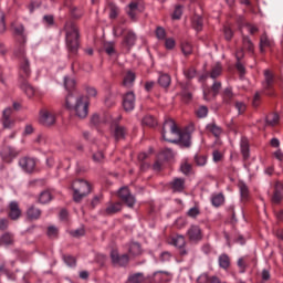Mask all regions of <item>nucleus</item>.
I'll return each instance as SVG.
<instances>
[{
	"label": "nucleus",
	"instance_id": "obj_17",
	"mask_svg": "<svg viewBox=\"0 0 283 283\" xmlns=\"http://www.w3.org/2000/svg\"><path fill=\"white\" fill-rule=\"evenodd\" d=\"M123 44L128 50H132L134 45H136V33L134 31H127V33L124 36Z\"/></svg>",
	"mask_w": 283,
	"mask_h": 283
},
{
	"label": "nucleus",
	"instance_id": "obj_11",
	"mask_svg": "<svg viewBox=\"0 0 283 283\" xmlns=\"http://www.w3.org/2000/svg\"><path fill=\"white\" fill-rule=\"evenodd\" d=\"M187 237L190 242H200L202 240V229L199 226L192 224L187 230Z\"/></svg>",
	"mask_w": 283,
	"mask_h": 283
},
{
	"label": "nucleus",
	"instance_id": "obj_26",
	"mask_svg": "<svg viewBox=\"0 0 283 283\" xmlns=\"http://www.w3.org/2000/svg\"><path fill=\"white\" fill-rule=\"evenodd\" d=\"M134 81H136V73L128 71L124 76V81H123L124 87H132V85H134Z\"/></svg>",
	"mask_w": 283,
	"mask_h": 283
},
{
	"label": "nucleus",
	"instance_id": "obj_8",
	"mask_svg": "<svg viewBox=\"0 0 283 283\" xmlns=\"http://www.w3.org/2000/svg\"><path fill=\"white\" fill-rule=\"evenodd\" d=\"M40 123L45 127H50L56 123V116L48 109H42L40 111Z\"/></svg>",
	"mask_w": 283,
	"mask_h": 283
},
{
	"label": "nucleus",
	"instance_id": "obj_63",
	"mask_svg": "<svg viewBox=\"0 0 283 283\" xmlns=\"http://www.w3.org/2000/svg\"><path fill=\"white\" fill-rule=\"evenodd\" d=\"M71 14H72L73 19H81L83 11L78 8H73V9H71Z\"/></svg>",
	"mask_w": 283,
	"mask_h": 283
},
{
	"label": "nucleus",
	"instance_id": "obj_58",
	"mask_svg": "<svg viewBox=\"0 0 283 283\" xmlns=\"http://www.w3.org/2000/svg\"><path fill=\"white\" fill-rule=\"evenodd\" d=\"M44 25H54V15L52 14H46L42 19Z\"/></svg>",
	"mask_w": 283,
	"mask_h": 283
},
{
	"label": "nucleus",
	"instance_id": "obj_53",
	"mask_svg": "<svg viewBox=\"0 0 283 283\" xmlns=\"http://www.w3.org/2000/svg\"><path fill=\"white\" fill-rule=\"evenodd\" d=\"M63 260L66 263V266H71V268L76 266V259L74 256H72V255H64Z\"/></svg>",
	"mask_w": 283,
	"mask_h": 283
},
{
	"label": "nucleus",
	"instance_id": "obj_32",
	"mask_svg": "<svg viewBox=\"0 0 283 283\" xmlns=\"http://www.w3.org/2000/svg\"><path fill=\"white\" fill-rule=\"evenodd\" d=\"M120 209H123V206L120 205V202H116V203H111L106 210L105 213L107 216H114V213H118V211H120Z\"/></svg>",
	"mask_w": 283,
	"mask_h": 283
},
{
	"label": "nucleus",
	"instance_id": "obj_6",
	"mask_svg": "<svg viewBox=\"0 0 283 283\" xmlns=\"http://www.w3.org/2000/svg\"><path fill=\"white\" fill-rule=\"evenodd\" d=\"M118 196L123 202H125L126 207H129L130 209L136 205V197L132 195L129 191V188L123 187L118 191Z\"/></svg>",
	"mask_w": 283,
	"mask_h": 283
},
{
	"label": "nucleus",
	"instance_id": "obj_42",
	"mask_svg": "<svg viewBox=\"0 0 283 283\" xmlns=\"http://www.w3.org/2000/svg\"><path fill=\"white\" fill-rule=\"evenodd\" d=\"M136 10H138V2H130L127 10V14L130 19H136Z\"/></svg>",
	"mask_w": 283,
	"mask_h": 283
},
{
	"label": "nucleus",
	"instance_id": "obj_14",
	"mask_svg": "<svg viewBox=\"0 0 283 283\" xmlns=\"http://www.w3.org/2000/svg\"><path fill=\"white\" fill-rule=\"evenodd\" d=\"M18 156L19 151L10 146L4 147L1 151V157L4 163H12V160H14V158Z\"/></svg>",
	"mask_w": 283,
	"mask_h": 283
},
{
	"label": "nucleus",
	"instance_id": "obj_46",
	"mask_svg": "<svg viewBox=\"0 0 283 283\" xmlns=\"http://www.w3.org/2000/svg\"><path fill=\"white\" fill-rule=\"evenodd\" d=\"M220 74H222V66L220 64H217L212 71L210 72V78H212L213 81H216V78H218V76H220Z\"/></svg>",
	"mask_w": 283,
	"mask_h": 283
},
{
	"label": "nucleus",
	"instance_id": "obj_50",
	"mask_svg": "<svg viewBox=\"0 0 283 283\" xmlns=\"http://www.w3.org/2000/svg\"><path fill=\"white\" fill-rule=\"evenodd\" d=\"M159 156H161L164 160H171V158H174V150H171V148H165Z\"/></svg>",
	"mask_w": 283,
	"mask_h": 283
},
{
	"label": "nucleus",
	"instance_id": "obj_7",
	"mask_svg": "<svg viewBox=\"0 0 283 283\" xmlns=\"http://www.w3.org/2000/svg\"><path fill=\"white\" fill-rule=\"evenodd\" d=\"M111 260L115 266H127L129 264V255L128 254H118L117 250H113L111 252Z\"/></svg>",
	"mask_w": 283,
	"mask_h": 283
},
{
	"label": "nucleus",
	"instance_id": "obj_47",
	"mask_svg": "<svg viewBox=\"0 0 283 283\" xmlns=\"http://www.w3.org/2000/svg\"><path fill=\"white\" fill-rule=\"evenodd\" d=\"M155 34L159 41H165L167 39V31H165V28L157 27Z\"/></svg>",
	"mask_w": 283,
	"mask_h": 283
},
{
	"label": "nucleus",
	"instance_id": "obj_15",
	"mask_svg": "<svg viewBox=\"0 0 283 283\" xmlns=\"http://www.w3.org/2000/svg\"><path fill=\"white\" fill-rule=\"evenodd\" d=\"M112 129L115 140H124L125 136H127V128L125 126L113 124Z\"/></svg>",
	"mask_w": 283,
	"mask_h": 283
},
{
	"label": "nucleus",
	"instance_id": "obj_27",
	"mask_svg": "<svg viewBox=\"0 0 283 283\" xmlns=\"http://www.w3.org/2000/svg\"><path fill=\"white\" fill-rule=\"evenodd\" d=\"M219 262V266L220 269H223L224 271H227V269H229V266H231V259L229 258L228 254H221L218 259Z\"/></svg>",
	"mask_w": 283,
	"mask_h": 283
},
{
	"label": "nucleus",
	"instance_id": "obj_59",
	"mask_svg": "<svg viewBox=\"0 0 283 283\" xmlns=\"http://www.w3.org/2000/svg\"><path fill=\"white\" fill-rule=\"evenodd\" d=\"M182 17V6H177L172 13V19L178 20Z\"/></svg>",
	"mask_w": 283,
	"mask_h": 283
},
{
	"label": "nucleus",
	"instance_id": "obj_37",
	"mask_svg": "<svg viewBox=\"0 0 283 283\" xmlns=\"http://www.w3.org/2000/svg\"><path fill=\"white\" fill-rule=\"evenodd\" d=\"M142 125H145L146 127H156L158 125V122H156V118L151 115H146L143 120Z\"/></svg>",
	"mask_w": 283,
	"mask_h": 283
},
{
	"label": "nucleus",
	"instance_id": "obj_56",
	"mask_svg": "<svg viewBox=\"0 0 283 283\" xmlns=\"http://www.w3.org/2000/svg\"><path fill=\"white\" fill-rule=\"evenodd\" d=\"M166 50H174L176 48V40L174 38H168L165 41Z\"/></svg>",
	"mask_w": 283,
	"mask_h": 283
},
{
	"label": "nucleus",
	"instance_id": "obj_18",
	"mask_svg": "<svg viewBox=\"0 0 283 283\" xmlns=\"http://www.w3.org/2000/svg\"><path fill=\"white\" fill-rule=\"evenodd\" d=\"M128 253L132 258H138V255H142L143 248L140 247V243L138 242H130L128 244Z\"/></svg>",
	"mask_w": 283,
	"mask_h": 283
},
{
	"label": "nucleus",
	"instance_id": "obj_55",
	"mask_svg": "<svg viewBox=\"0 0 283 283\" xmlns=\"http://www.w3.org/2000/svg\"><path fill=\"white\" fill-rule=\"evenodd\" d=\"M222 88V83L214 81L212 84V92H213V96H218V94H220V90Z\"/></svg>",
	"mask_w": 283,
	"mask_h": 283
},
{
	"label": "nucleus",
	"instance_id": "obj_12",
	"mask_svg": "<svg viewBox=\"0 0 283 283\" xmlns=\"http://www.w3.org/2000/svg\"><path fill=\"white\" fill-rule=\"evenodd\" d=\"M19 165L23 171L32 174L34 171V167H36V160L32 157H23L19 160Z\"/></svg>",
	"mask_w": 283,
	"mask_h": 283
},
{
	"label": "nucleus",
	"instance_id": "obj_1",
	"mask_svg": "<svg viewBox=\"0 0 283 283\" xmlns=\"http://www.w3.org/2000/svg\"><path fill=\"white\" fill-rule=\"evenodd\" d=\"M161 137L166 143H172L178 145L181 143L184 147H191V135L188 133H182L176 122L171 118L165 119L161 129Z\"/></svg>",
	"mask_w": 283,
	"mask_h": 283
},
{
	"label": "nucleus",
	"instance_id": "obj_22",
	"mask_svg": "<svg viewBox=\"0 0 283 283\" xmlns=\"http://www.w3.org/2000/svg\"><path fill=\"white\" fill-rule=\"evenodd\" d=\"M21 81V90L24 91V93L27 94V96L29 98H32V96H34V87H32V85H30V83H28L27 80H20Z\"/></svg>",
	"mask_w": 283,
	"mask_h": 283
},
{
	"label": "nucleus",
	"instance_id": "obj_3",
	"mask_svg": "<svg viewBox=\"0 0 283 283\" xmlns=\"http://www.w3.org/2000/svg\"><path fill=\"white\" fill-rule=\"evenodd\" d=\"M66 107L69 109H72V107H74L75 114L76 116H78V118H86L88 114L90 104L87 103V101H85L84 96H80L75 99L74 94L69 93L66 95Z\"/></svg>",
	"mask_w": 283,
	"mask_h": 283
},
{
	"label": "nucleus",
	"instance_id": "obj_2",
	"mask_svg": "<svg viewBox=\"0 0 283 283\" xmlns=\"http://www.w3.org/2000/svg\"><path fill=\"white\" fill-rule=\"evenodd\" d=\"M64 32L69 52H71V54H76L80 45L78 39L81 38L78 27L73 21H67L64 24Z\"/></svg>",
	"mask_w": 283,
	"mask_h": 283
},
{
	"label": "nucleus",
	"instance_id": "obj_29",
	"mask_svg": "<svg viewBox=\"0 0 283 283\" xmlns=\"http://www.w3.org/2000/svg\"><path fill=\"white\" fill-rule=\"evenodd\" d=\"M158 84L160 85V87L164 88L169 87V85H171V76H169V74L167 73L160 74L158 78Z\"/></svg>",
	"mask_w": 283,
	"mask_h": 283
},
{
	"label": "nucleus",
	"instance_id": "obj_16",
	"mask_svg": "<svg viewBox=\"0 0 283 283\" xmlns=\"http://www.w3.org/2000/svg\"><path fill=\"white\" fill-rule=\"evenodd\" d=\"M9 218L11 220H19L21 218V208H19V202L11 201L9 205Z\"/></svg>",
	"mask_w": 283,
	"mask_h": 283
},
{
	"label": "nucleus",
	"instance_id": "obj_34",
	"mask_svg": "<svg viewBox=\"0 0 283 283\" xmlns=\"http://www.w3.org/2000/svg\"><path fill=\"white\" fill-rule=\"evenodd\" d=\"M128 282L129 283H143V282H145V274H143L142 272L130 274L128 276Z\"/></svg>",
	"mask_w": 283,
	"mask_h": 283
},
{
	"label": "nucleus",
	"instance_id": "obj_44",
	"mask_svg": "<svg viewBox=\"0 0 283 283\" xmlns=\"http://www.w3.org/2000/svg\"><path fill=\"white\" fill-rule=\"evenodd\" d=\"M74 85H76V81L74 78L64 76V86H65V90H67V92H70L71 90H74Z\"/></svg>",
	"mask_w": 283,
	"mask_h": 283
},
{
	"label": "nucleus",
	"instance_id": "obj_25",
	"mask_svg": "<svg viewBox=\"0 0 283 283\" xmlns=\"http://www.w3.org/2000/svg\"><path fill=\"white\" fill-rule=\"evenodd\" d=\"M273 40L269 39L268 34H263L260 39V51L264 52V48H273Z\"/></svg>",
	"mask_w": 283,
	"mask_h": 283
},
{
	"label": "nucleus",
	"instance_id": "obj_31",
	"mask_svg": "<svg viewBox=\"0 0 283 283\" xmlns=\"http://www.w3.org/2000/svg\"><path fill=\"white\" fill-rule=\"evenodd\" d=\"M280 122V115L271 113L265 117V125L275 127V124Z\"/></svg>",
	"mask_w": 283,
	"mask_h": 283
},
{
	"label": "nucleus",
	"instance_id": "obj_54",
	"mask_svg": "<svg viewBox=\"0 0 283 283\" xmlns=\"http://www.w3.org/2000/svg\"><path fill=\"white\" fill-rule=\"evenodd\" d=\"M48 237L49 238H56L59 235V229L54 226H50L48 228Z\"/></svg>",
	"mask_w": 283,
	"mask_h": 283
},
{
	"label": "nucleus",
	"instance_id": "obj_28",
	"mask_svg": "<svg viewBox=\"0 0 283 283\" xmlns=\"http://www.w3.org/2000/svg\"><path fill=\"white\" fill-rule=\"evenodd\" d=\"M205 25V20L200 15H195L192 18V28L196 32H202V28Z\"/></svg>",
	"mask_w": 283,
	"mask_h": 283
},
{
	"label": "nucleus",
	"instance_id": "obj_23",
	"mask_svg": "<svg viewBox=\"0 0 283 283\" xmlns=\"http://www.w3.org/2000/svg\"><path fill=\"white\" fill-rule=\"evenodd\" d=\"M234 97H235V94H233V88L231 87L224 88L222 93L223 103H226L227 105H231Z\"/></svg>",
	"mask_w": 283,
	"mask_h": 283
},
{
	"label": "nucleus",
	"instance_id": "obj_41",
	"mask_svg": "<svg viewBox=\"0 0 283 283\" xmlns=\"http://www.w3.org/2000/svg\"><path fill=\"white\" fill-rule=\"evenodd\" d=\"M39 200L41 205H48V202L52 200V193H50L48 190H44L40 193Z\"/></svg>",
	"mask_w": 283,
	"mask_h": 283
},
{
	"label": "nucleus",
	"instance_id": "obj_62",
	"mask_svg": "<svg viewBox=\"0 0 283 283\" xmlns=\"http://www.w3.org/2000/svg\"><path fill=\"white\" fill-rule=\"evenodd\" d=\"M71 235H73V238H83V235H85V229L78 228L77 230L72 231Z\"/></svg>",
	"mask_w": 283,
	"mask_h": 283
},
{
	"label": "nucleus",
	"instance_id": "obj_39",
	"mask_svg": "<svg viewBox=\"0 0 283 283\" xmlns=\"http://www.w3.org/2000/svg\"><path fill=\"white\" fill-rule=\"evenodd\" d=\"M211 202L213 207H220L224 203V195L218 193L212 196Z\"/></svg>",
	"mask_w": 283,
	"mask_h": 283
},
{
	"label": "nucleus",
	"instance_id": "obj_21",
	"mask_svg": "<svg viewBox=\"0 0 283 283\" xmlns=\"http://www.w3.org/2000/svg\"><path fill=\"white\" fill-rule=\"evenodd\" d=\"M27 217L29 220H39V218H41V209L30 206L27 209Z\"/></svg>",
	"mask_w": 283,
	"mask_h": 283
},
{
	"label": "nucleus",
	"instance_id": "obj_33",
	"mask_svg": "<svg viewBox=\"0 0 283 283\" xmlns=\"http://www.w3.org/2000/svg\"><path fill=\"white\" fill-rule=\"evenodd\" d=\"M13 32L15 36H21L22 43H25V27L23 24L13 25Z\"/></svg>",
	"mask_w": 283,
	"mask_h": 283
},
{
	"label": "nucleus",
	"instance_id": "obj_45",
	"mask_svg": "<svg viewBox=\"0 0 283 283\" xmlns=\"http://www.w3.org/2000/svg\"><path fill=\"white\" fill-rule=\"evenodd\" d=\"M241 154L244 159L249 158V142L247 139L241 140Z\"/></svg>",
	"mask_w": 283,
	"mask_h": 283
},
{
	"label": "nucleus",
	"instance_id": "obj_13",
	"mask_svg": "<svg viewBox=\"0 0 283 283\" xmlns=\"http://www.w3.org/2000/svg\"><path fill=\"white\" fill-rule=\"evenodd\" d=\"M169 188L171 189L172 193H182V191H185V178L175 177L169 182Z\"/></svg>",
	"mask_w": 283,
	"mask_h": 283
},
{
	"label": "nucleus",
	"instance_id": "obj_38",
	"mask_svg": "<svg viewBox=\"0 0 283 283\" xmlns=\"http://www.w3.org/2000/svg\"><path fill=\"white\" fill-rule=\"evenodd\" d=\"M181 52L185 56H189L193 52V46L188 41L181 43Z\"/></svg>",
	"mask_w": 283,
	"mask_h": 283
},
{
	"label": "nucleus",
	"instance_id": "obj_24",
	"mask_svg": "<svg viewBox=\"0 0 283 283\" xmlns=\"http://www.w3.org/2000/svg\"><path fill=\"white\" fill-rule=\"evenodd\" d=\"M208 132L212 134L216 138H220L222 136V127L218 126L216 123H210L207 125Z\"/></svg>",
	"mask_w": 283,
	"mask_h": 283
},
{
	"label": "nucleus",
	"instance_id": "obj_61",
	"mask_svg": "<svg viewBox=\"0 0 283 283\" xmlns=\"http://www.w3.org/2000/svg\"><path fill=\"white\" fill-rule=\"evenodd\" d=\"M235 109H238L239 114H244L247 112V104L244 102H237Z\"/></svg>",
	"mask_w": 283,
	"mask_h": 283
},
{
	"label": "nucleus",
	"instance_id": "obj_5",
	"mask_svg": "<svg viewBox=\"0 0 283 283\" xmlns=\"http://www.w3.org/2000/svg\"><path fill=\"white\" fill-rule=\"evenodd\" d=\"M72 189L74 202H81L83 198L90 196L92 191V186H90V182H87L86 180L77 179L73 181Z\"/></svg>",
	"mask_w": 283,
	"mask_h": 283
},
{
	"label": "nucleus",
	"instance_id": "obj_52",
	"mask_svg": "<svg viewBox=\"0 0 283 283\" xmlns=\"http://www.w3.org/2000/svg\"><path fill=\"white\" fill-rule=\"evenodd\" d=\"M198 118H207L209 108L207 106H200L196 112Z\"/></svg>",
	"mask_w": 283,
	"mask_h": 283
},
{
	"label": "nucleus",
	"instance_id": "obj_20",
	"mask_svg": "<svg viewBox=\"0 0 283 283\" xmlns=\"http://www.w3.org/2000/svg\"><path fill=\"white\" fill-rule=\"evenodd\" d=\"M264 82L262 83L264 90H271V87H273V83H274V76L273 73H271L270 70H265L264 71Z\"/></svg>",
	"mask_w": 283,
	"mask_h": 283
},
{
	"label": "nucleus",
	"instance_id": "obj_4",
	"mask_svg": "<svg viewBox=\"0 0 283 283\" xmlns=\"http://www.w3.org/2000/svg\"><path fill=\"white\" fill-rule=\"evenodd\" d=\"M14 55L20 59V81H28L32 74V70L30 69V60L25 56V46L21 44L15 49Z\"/></svg>",
	"mask_w": 283,
	"mask_h": 283
},
{
	"label": "nucleus",
	"instance_id": "obj_43",
	"mask_svg": "<svg viewBox=\"0 0 283 283\" xmlns=\"http://www.w3.org/2000/svg\"><path fill=\"white\" fill-rule=\"evenodd\" d=\"M239 191L242 200H247L249 198V187L244 182L239 184Z\"/></svg>",
	"mask_w": 283,
	"mask_h": 283
},
{
	"label": "nucleus",
	"instance_id": "obj_51",
	"mask_svg": "<svg viewBox=\"0 0 283 283\" xmlns=\"http://www.w3.org/2000/svg\"><path fill=\"white\" fill-rule=\"evenodd\" d=\"M191 169H192L191 164H189V163H187V161H184V163L180 165V171H181V174H184L185 176H189V174H191Z\"/></svg>",
	"mask_w": 283,
	"mask_h": 283
},
{
	"label": "nucleus",
	"instance_id": "obj_64",
	"mask_svg": "<svg viewBox=\"0 0 283 283\" xmlns=\"http://www.w3.org/2000/svg\"><path fill=\"white\" fill-rule=\"evenodd\" d=\"M209 277H210L209 274L203 273L198 276L197 283H209Z\"/></svg>",
	"mask_w": 283,
	"mask_h": 283
},
{
	"label": "nucleus",
	"instance_id": "obj_49",
	"mask_svg": "<svg viewBox=\"0 0 283 283\" xmlns=\"http://www.w3.org/2000/svg\"><path fill=\"white\" fill-rule=\"evenodd\" d=\"M283 200V193L282 190L275 189L274 195L272 196V202L274 205H280Z\"/></svg>",
	"mask_w": 283,
	"mask_h": 283
},
{
	"label": "nucleus",
	"instance_id": "obj_36",
	"mask_svg": "<svg viewBox=\"0 0 283 283\" xmlns=\"http://www.w3.org/2000/svg\"><path fill=\"white\" fill-rule=\"evenodd\" d=\"M108 10L109 19H116L118 14H120V8H118V6L114 4L113 2L108 3Z\"/></svg>",
	"mask_w": 283,
	"mask_h": 283
},
{
	"label": "nucleus",
	"instance_id": "obj_35",
	"mask_svg": "<svg viewBox=\"0 0 283 283\" xmlns=\"http://www.w3.org/2000/svg\"><path fill=\"white\" fill-rule=\"evenodd\" d=\"M242 43H243L244 50H248L250 54H253L255 46L253 45L251 38L243 35Z\"/></svg>",
	"mask_w": 283,
	"mask_h": 283
},
{
	"label": "nucleus",
	"instance_id": "obj_60",
	"mask_svg": "<svg viewBox=\"0 0 283 283\" xmlns=\"http://www.w3.org/2000/svg\"><path fill=\"white\" fill-rule=\"evenodd\" d=\"M200 213V209L198 207H192L188 210L187 216L189 218H196Z\"/></svg>",
	"mask_w": 283,
	"mask_h": 283
},
{
	"label": "nucleus",
	"instance_id": "obj_9",
	"mask_svg": "<svg viewBox=\"0 0 283 283\" xmlns=\"http://www.w3.org/2000/svg\"><path fill=\"white\" fill-rule=\"evenodd\" d=\"M123 107L125 112H134L136 107V95L129 91L123 96Z\"/></svg>",
	"mask_w": 283,
	"mask_h": 283
},
{
	"label": "nucleus",
	"instance_id": "obj_48",
	"mask_svg": "<svg viewBox=\"0 0 283 283\" xmlns=\"http://www.w3.org/2000/svg\"><path fill=\"white\" fill-rule=\"evenodd\" d=\"M195 163H196L197 167H205V165H207V156L195 155Z\"/></svg>",
	"mask_w": 283,
	"mask_h": 283
},
{
	"label": "nucleus",
	"instance_id": "obj_40",
	"mask_svg": "<svg viewBox=\"0 0 283 283\" xmlns=\"http://www.w3.org/2000/svg\"><path fill=\"white\" fill-rule=\"evenodd\" d=\"M0 240L2 244H6L8 247L14 242V237L10 232H6L0 237Z\"/></svg>",
	"mask_w": 283,
	"mask_h": 283
},
{
	"label": "nucleus",
	"instance_id": "obj_30",
	"mask_svg": "<svg viewBox=\"0 0 283 283\" xmlns=\"http://www.w3.org/2000/svg\"><path fill=\"white\" fill-rule=\"evenodd\" d=\"M181 90L182 101H185V103H189V101L193 98V95L191 94V92H189V84H181Z\"/></svg>",
	"mask_w": 283,
	"mask_h": 283
},
{
	"label": "nucleus",
	"instance_id": "obj_10",
	"mask_svg": "<svg viewBox=\"0 0 283 283\" xmlns=\"http://www.w3.org/2000/svg\"><path fill=\"white\" fill-rule=\"evenodd\" d=\"M169 244H172V247L179 249V255L185 256L188 254L187 249H185V244H187V242L185 241L184 235L178 234L172 237Z\"/></svg>",
	"mask_w": 283,
	"mask_h": 283
},
{
	"label": "nucleus",
	"instance_id": "obj_19",
	"mask_svg": "<svg viewBox=\"0 0 283 283\" xmlns=\"http://www.w3.org/2000/svg\"><path fill=\"white\" fill-rule=\"evenodd\" d=\"M91 158L95 163H103L105 160V154H103V150H96V145H93L91 148Z\"/></svg>",
	"mask_w": 283,
	"mask_h": 283
},
{
	"label": "nucleus",
	"instance_id": "obj_57",
	"mask_svg": "<svg viewBox=\"0 0 283 283\" xmlns=\"http://www.w3.org/2000/svg\"><path fill=\"white\" fill-rule=\"evenodd\" d=\"M39 8H41V2H39V1H32L28 6V10H29L30 14H32L34 12V10H39Z\"/></svg>",
	"mask_w": 283,
	"mask_h": 283
}]
</instances>
